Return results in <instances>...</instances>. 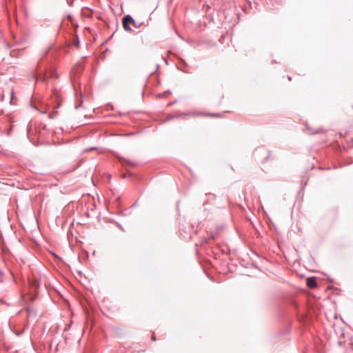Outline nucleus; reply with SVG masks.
Wrapping results in <instances>:
<instances>
[{"mask_svg": "<svg viewBox=\"0 0 353 353\" xmlns=\"http://www.w3.org/2000/svg\"><path fill=\"white\" fill-rule=\"evenodd\" d=\"M307 285L312 289L317 287V283L314 277H310L307 279Z\"/></svg>", "mask_w": 353, "mask_h": 353, "instance_id": "2", "label": "nucleus"}, {"mask_svg": "<svg viewBox=\"0 0 353 353\" xmlns=\"http://www.w3.org/2000/svg\"><path fill=\"white\" fill-rule=\"evenodd\" d=\"M130 24L134 25V21L130 15H127V16L124 17V18L123 19V28L127 31L130 30V28L129 26Z\"/></svg>", "mask_w": 353, "mask_h": 353, "instance_id": "1", "label": "nucleus"}, {"mask_svg": "<svg viewBox=\"0 0 353 353\" xmlns=\"http://www.w3.org/2000/svg\"><path fill=\"white\" fill-rule=\"evenodd\" d=\"M151 339H152L153 341H156V336H155V335H154V333L152 334Z\"/></svg>", "mask_w": 353, "mask_h": 353, "instance_id": "3", "label": "nucleus"}]
</instances>
